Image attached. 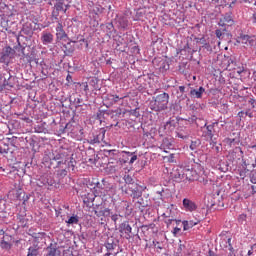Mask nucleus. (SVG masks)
Listing matches in <instances>:
<instances>
[{
	"mask_svg": "<svg viewBox=\"0 0 256 256\" xmlns=\"http://www.w3.org/2000/svg\"><path fill=\"white\" fill-rule=\"evenodd\" d=\"M66 41L67 43L63 44L64 54L66 57H71L75 53V46H72L71 43H77V41H73L71 38H67Z\"/></svg>",
	"mask_w": 256,
	"mask_h": 256,
	"instance_id": "16",
	"label": "nucleus"
},
{
	"mask_svg": "<svg viewBox=\"0 0 256 256\" xmlns=\"http://www.w3.org/2000/svg\"><path fill=\"white\" fill-rule=\"evenodd\" d=\"M98 219H100V225H107L108 221H109V217H98Z\"/></svg>",
	"mask_w": 256,
	"mask_h": 256,
	"instance_id": "52",
	"label": "nucleus"
},
{
	"mask_svg": "<svg viewBox=\"0 0 256 256\" xmlns=\"http://www.w3.org/2000/svg\"><path fill=\"white\" fill-rule=\"evenodd\" d=\"M223 19L224 23H233V17L231 16V14H226Z\"/></svg>",
	"mask_w": 256,
	"mask_h": 256,
	"instance_id": "48",
	"label": "nucleus"
},
{
	"mask_svg": "<svg viewBox=\"0 0 256 256\" xmlns=\"http://www.w3.org/2000/svg\"><path fill=\"white\" fill-rule=\"evenodd\" d=\"M176 137H178L179 139H188L189 135L183 133V132H177L176 133Z\"/></svg>",
	"mask_w": 256,
	"mask_h": 256,
	"instance_id": "51",
	"label": "nucleus"
},
{
	"mask_svg": "<svg viewBox=\"0 0 256 256\" xmlns=\"http://www.w3.org/2000/svg\"><path fill=\"white\" fill-rule=\"evenodd\" d=\"M5 87H13V83H11V73L9 72L0 73V91H3Z\"/></svg>",
	"mask_w": 256,
	"mask_h": 256,
	"instance_id": "9",
	"label": "nucleus"
},
{
	"mask_svg": "<svg viewBox=\"0 0 256 256\" xmlns=\"http://www.w3.org/2000/svg\"><path fill=\"white\" fill-rule=\"evenodd\" d=\"M123 208L126 209L124 217H129V215H131V210H129V204L127 202H123Z\"/></svg>",
	"mask_w": 256,
	"mask_h": 256,
	"instance_id": "46",
	"label": "nucleus"
},
{
	"mask_svg": "<svg viewBox=\"0 0 256 256\" xmlns=\"http://www.w3.org/2000/svg\"><path fill=\"white\" fill-rule=\"evenodd\" d=\"M44 256H63V254L61 253V250L57 248V246L50 244L46 248V253L44 254Z\"/></svg>",
	"mask_w": 256,
	"mask_h": 256,
	"instance_id": "22",
	"label": "nucleus"
},
{
	"mask_svg": "<svg viewBox=\"0 0 256 256\" xmlns=\"http://www.w3.org/2000/svg\"><path fill=\"white\" fill-rule=\"evenodd\" d=\"M248 166L249 164H247V161L245 159H242V168L244 169V171H246Z\"/></svg>",
	"mask_w": 256,
	"mask_h": 256,
	"instance_id": "62",
	"label": "nucleus"
},
{
	"mask_svg": "<svg viewBox=\"0 0 256 256\" xmlns=\"http://www.w3.org/2000/svg\"><path fill=\"white\" fill-rule=\"evenodd\" d=\"M73 155L69 149L63 147L52 150V153H50V167L55 169L58 179H65L71 170L75 172L77 160L73 158Z\"/></svg>",
	"mask_w": 256,
	"mask_h": 256,
	"instance_id": "1",
	"label": "nucleus"
},
{
	"mask_svg": "<svg viewBox=\"0 0 256 256\" xmlns=\"http://www.w3.org/2000/svg\"><path fill=\"white\" fill-rule=\"evenodd\" d=\"M215 35H216L217 39H221L223 37L224 33H223V31H221V29H217L215 31Z\"/></svg>",
	"mask_w": 256,
	"mask_h": 256,
	"instance_id": "55",
	"label": "nucleus"
},
{
	"mask_svg": "<svg viewBox=\"0 0 256 256\" xmlns=\"http://www.w3.org/2000/svg\"><path fill=\"white\" fill-rule=\"evenodd\" d=\"M26 59L28 63H33V61H35L36 64H39V59H35L33 55H26Z\"/></svg>",
	"mask_w": 256,
	"mask_h": 256,
	"instance_id": "47",
	"label": "nucleus"
},
{
	"mask_svg": "<svg viewBox=\"0 0 256 256\" xmlns=\"http://www.w3.org/2000/svg\"><path fill=\"white\" fill-rule=\"evenodd\" d=\"M169 62H167V60H162L161 62H160V69L162 70V71H169Z\"/></svg>",
	"mask_w": 256,
	"mask_h": 256,
	"instance_id": "41",
	"label": "nucleus"
},
{
	"mask_svg": "<svg viewBox=\"0 0 256 256\" xmlns=\"http://www.w3.org/2000/svg\"><path fill=\"white\" fill-rule=\"evenodd\" d=\"M189 147H190L191 151H197V149H199V147H201V140H199V139L192 140Z\"/></svg>",
	"mask_w": 256,
	"mask_h": 256,
	"instance_id": "34",
	"label": "nucleus"
},
{
	"mask_svg": "<svg viewBox=\"0 0 256 256\" xmlns=\"http://www.w3.org/2000/svg\"><path fill=\"white\" fill-rule=\"evenodd\" d=\"M250 182L253 183V185H256V174L250 176Z\"/></svg>",
	"mask_w": 256,
	"mask_h": 256,
	"instance_id": "61",
	"label": "nucleus"
},
{
	"mask_svg": "<svg viewBox=\"0 0 256 256\" xmlns=\"http://www.w3.org/2000/svg\"><path fill=\"white\" fill-rule=\"evenodd\" d=\"M21 195H23L22 196V203H23V205H25V203H27V201H29V194H26L25 192H23V193H20V195L18 196V199H21Z\"/></svg>",
	"mask_w": 256,
	"mask_h": 256,
	"instance_id": "45",
	"label": "nucleus"
},
{
	"mask_svg": "<svg viewBox=\"0 0 256 256\" xmlns=\"http://www.w3.org/2000/svg\"><path fill=\"white\" fill-rule=\"evenodd\" d=\"M66 223L68 225H77L79 223V216L77 215H74V216H71L67 221Z\"/></svg>",
	"mask_w": 256,
	"mask_h": 256,
	"instance_id": "37",
	"label": "nucleus"
},
{
	"mask_svg": "<svg viewBox=\"0 0 256 256\" xmlns=\"http://www.w3.org/2000/svg\"><path fill=\"white\" fill-rule=\"evenodd\" d=\"M182 225H183L184 231H189V229H191V226L189 225V221H187V220H183Z\"/></svg>",
	"mask_w": 256,
	"mask_h": 256,
	"instance_id": "49",
	"label": "nucleus"
},
{
	"mask_svg": "<svg viewBox=\"0 0 256 256\" xmlns=\"http://www.w3.org/2000/svg\"><path fill=\"white\" fill-rule=\"evenodd\" d=\"M185 249H186L185 244H179L178 249H177V253L181 254V253L185 252Z\"/></svg>",
	"mask_w": 256,
	"mask_h": 256,
	"instance_id": "54",
	"label": "nucleus"
},
{
	"mask_svg": "<svg viewBox=\"0 0 256 256\" xmlns=\"http://www.w3.org/2000/svg\"><path fill=\"white\" fill-rule=\"evenodd\" d=\"M228 251H229V253L227 254V256H237V255L235 254V249L233 248V246H230V247L228 248Z\"/></svg>",
	"mask_w": 256,
	"mask_h": 256,
	"instance_id": "56",
	"label": "nucleus"
},
{
	"mask_svg": "<svg viewBox=\"0 0 256 256\" xmlns=\"http://www.w3.org/2000/svg\"><path fill=\"white\" fill-rule=\"evenodd\" d=\"M250 47L254 48L255 55H256V36L254 37V40H251Z\"/></svg>",
	"mask_w": 256,
	"mask_h": 256,
	"instance_id": "59",
	"label": "nucleus"
},
{
	"mask_svg": "<svg viewBox=\"0 0 256 256\" xmlns=\"http://www.w3.org/2000/svg\"><path fill=\"white\" fill-rule=\"evenodd\" d=\"M123 97H119L115 94H106L103 98L104 105L106 107H113L116 103H119Z\"/></svg>",
	"mask_w": 256,
	"mask_h": 256,
	"instance_id": "10",
	"label": "nucleus"
},
{
	"mask_svg": "<svg viewBox=\"0 0 256 256\" xmlns=\"http://www.w3.org/2000/svg\"><path fill=\"white\" fill-rule=\"evenodd\" d=\"M52 21H56V23L59 22V10L55 9L52 11Z\"/></svg>",
	"mask_w": 256,
	"mask_h": 256,
	"instance_id": "43",
	"label": "nucleus"
},
{
	"mask_svg": "<svg viewBox=\"0 0 256 256\" xmlns=\"http://www.w3.org/2000/svg\"><path fill=\"white\" fill-rule=\"evenodd\" d=\"M104 155L105 157H108L111 160L115 159H119V150H107V149H104Z\"/></svg>",
	"mask_w": 256,
	"mask_h": 256,
	"instance_id": "25",
	"label": "nucleus"
},
{
	"mask_svg": "<svg viewBox=\"0 0 256 256\" xmlns=\"http://www.w3.org/2000/svg\"><path fill=\"white\" fill-rule=\"evenodd\" d=\"M177 125H179V122L175 119H169L165 124H164V131L165 133H173L175 129H177Z\"/></svg>",
	"mask_w": 256,
	"mask_h": 256,
	"instance_id": "20",
	"label": "nucleus"
},
{
	"mask_svg": "<svg viewBox=\"0 0 256 256\" xmlns=\"http://www.w3.org/2000/svg\"><path fill=\"white\" fill-rule=\"evenodd\" d=\"M202 47H203V49H206V51H209V52L213 51V48L211 47V44H209L207 42L202 44Z\"/></svg>",
	"mask_w": 256,
	"mask_h": 256,
	"instance_id": "53",
	"label": "nucleus"
},
{
	"mask_svg": "<svg viewBox=\"0 0 256 256\" xmlns=\"http://www.w3.org/2000/svg\"><path fill=\"white\" fill-rule=\"evenodd\" d=\"M21 33H23V35L31 36L33 35V28H31V25L29 24H24L22 26Z\"/></svg>",
	"mask_w": 256,
	"mask_h": 256,
	"instance_id": "32",
	"label": "nucleus"
},
{
	"mask_svg": "<svg viewBox=\"0 0 256 256\" xmlns=\"http://www.w3.org/2000/svg\"><path fill=\"white\" fill-rule=\"evenodd\" d=\"M125 110L121 108H117L116 110H109L107 115L111 117L114 121H116V126L119 125V119H123L125 117Z\"/></svg>",
	"mask_w": 256,
	"mask_h": 256,
	"instance_id": "13",
	"label": "nucleus"
},
{
	"mask_svg": "<svg viewBox=\"0 0 256 256\" xmlns=\"http://www.w3.org/2000/svg\"><path fill=\"white\" fill-rule=\"evenodd\" d=\"M66 81H67L68 84L73 83V76H71V74H68V75L66 76Z\"/></svg>",
	"mask_w": 256,
	"mask_h": 256,
	"instance_id": "60",
	"label": "nucleus"
},
{
	"mask_svg": "<svg viewBox=\"0 0 256 256\" xmlns=\"http://www.w3.org/2000/svg\"><path fill=\"white\" fill-rule=\"evenodd\" d=\"M167 105H169V94L164 92L152 97V100L149 102V109L159 113L161 111H165L168 107Z\"/></svg>",
	"mask_w": 256,
	"mask_h": 256,
	"instance_id": "2",
	"label": "nucleus"
},
{
	"mask_svg": "<svg viewBox=\"0 0 256 256\" xmlns=\"http://www.w3.org/2000/svg\"><path fill=\"white\" fill-rule=\"evenodd\" d=\"M172 175L176 183L185 182V166L178 167Z\"/></svg>",
	"mask_w": 256,
	"mask_h": 256,
	"instance_id": "15",
	"label": "nucleus"
},
{
	"mask_svg": "<svg viewBox=\"0 0 256 256\" xmlns=\"http://www.w3.org/2000/svg\"><path fill=\"white\" fill-rule=\"evenodd\" d=\"M184 175L185 181H197L199 179V174L193 168H189V166H184Z\"/></svg>",
	"mask_w": 256,
	"mask_h": 256,
	"instance_id": "14",
	"label": "nucleus"
},
{
	"mask_svg": "<svg viewBox=\"0 0 256 256\" xmlns=\"http://www.w3.org/2000/svg\"><path fill=\"white\" fill-rule=\"evenodd\" d=\"M207 40H205V37L202 38H196V43H201V45L205 44Z\"/></svg>",
	"mask_w": 256,
	"mask_h": 256,
	"instance_id": "58",
	"label": "nucleus"
},
{
	"mask_svg": "<svg viewBox=\"0 0 256 256\" xmlns=\"http://www.w3.org/2000/svg\"><path fill=\"white\" fill-rule=\"evenodd\" d=\"M136 204L138 205L139 209H141V208L145 209V207H147V205H148L142 196L140 198H138V201L136 202Z\"/></svg>",
	"mask_w": 256,
	"mask_h": 256,
	"instance_id": "40",
	"label": "nucleus"
},
{
	"mask_svg": "<svg viewBox=\"0 0 256 256\" xmlns=\"http://www.w3.org/2000/svg\"><path fill=\"white\" fill-rule=\"evenodd\" d=\"M224 142L227 143L229 145V147H233V145H235V143H237V139L225 138Z\"/></svg>",
	"mask_w": 256,
	"mask_h": 256,
	"instance_id": "44",
	"label": "nucleus"
},
{
	"mask_svg": "<svg viewBox=\"0 0 256 256\" xmlns=\"http://www.w3.org/2000/svg\"><path fill=\"white\" fill-rule=\"evenodd\" d=\"M118 231L121 233V235H124L125 239L129 240L131 237H133V228L129 224V221L122 222L118 227Z\"/></svg>",
	"mask_w": 256,
	"mask_h": 256,
	"instance_id": "7",
	"label": "nucleus"
},
{
	"mask_svg": "<svg viewBox=\"0 0 256 256\" xmlns=\"http://www.w3.org/2000/svg\"><path fill=\"white\" fill-rule=\"evenodd\" d=\"M122 193H124L125 195H128V197H131V199H133V201L137 200V199H141V197H143V191H145V189H147L146 186L140 185L138 184H134L132 186H129L128 188H120Z\"/></svg>",
	"mask_w": 256,
	"mask_h": 256,
	"instance_id": "3",
	"label": "nucleus"
},
{
	"mask_svg": "<svg viewBox=\"0 0 256 256\" xmlns=\"http://www.w3.org/2000/svg\"><path fill=\"white\" fill-rule=\"evenodd\" d=\"M208 256H219L216 253L213 252V250L208 251Z\"/></svg>",
	"mask_w": 256,
	"mask_h": 256,
	"instance_id": "64",
	"label": "nucleus"
},
{
	"mask_svg": "<svg viewBox=\"0 0 256 256\" xmlns=\"http://www.w3.org/2000/svg\"><path fill=\"white\" fill-rule=\"evenodd\" d=\"M256 36H249L247 34H241L239 36V40L241 41V43H243L244 45H251V41H254Z\"/></svg>",
	"mask_w": 256,
	"mask_h": 256,
	"instance_id": "28",
	"label": "nucleus"
},
{
	"mask_svg": "<svg viewBox=\"0 0 256 256\" xmlns=\"http://www.w3.org/2000/svg\"><path fill=\"white\" fill-rule=\"evenodd\" d=\"M54 9H56L59 12L63 11V13H67L69 5L65 4V0H60L54 5Z\"/></svg>",
	"mask_w": 256,
	"mask_h": 256,
	"instance_id": "27",
	"label": "nucleus"
},
{
	"mask_svg": "<svg viewBox=\"0 0 256 256\" xmlns=\"http://www.w3.org/2000/svg\"><path fill=\"white\" fill-rule=\"evenodd\" d=\"M162 147L164 149H173V139H171V138H164L162 140Z\"/></svg>",
	"mask_w": 256,
	"mask_h": 256,
	"instance_id": "31",
	"label": "nucleus"
},
{
	"mask_svg": "<svg viewBox=\"0 0 256 256\" xmlns=\"http://www.w3.org/2000/svg\"><path fill=\"white\" fill-rule=\"evenodd\" d=\"M204 129H206L205 137H208L211 143H213L214 145H217V141L213 139V137H215V128L213 126H210V124L209 125L205 124Z\"/></svg>",
	"mask_w": 256,
	"mask_h": 256,
	"instance_id": "21",
	"label": "nucleus"
},
{
	"mask_svg": "<svg viewBox=\"0 0 256 256\" xmlns=\"http://www.w3.org/2000/svg\"><path fill=\"white\" fill-rule=\"evenodd\" d=\"M95 194L93 192H88L82 196L83 203L89 207L90 203H93L95 201Z\"/></svg>",
	"mask_w": 256,
	"mask_h": 256,
	"instance_id": "26",
	"label": "nucleus"
},
{
	"mask_svg": "<svg viewBox=\"0 0 256 256\" xmlns=\"http://www.w3.org/2000/svg\"><path fill=\"white\" fill-rule=\"evenodd\" d=\"M105 133H107L105 128H101L96 134H93L89 139L90 145H99L105 139Z\"/></svg>",
	"mask_w": 256,
	"mask_h": 256,
	"instance_id": "11",
	"label": "nucleus"
},
{
	"mask_svg": "<svg viewBox=\"0 0 256 256\" xmlns=\"http://www.w3.org/2000/svg\"><path fill=\"white\" fill-rule=\"evenodd\" d=\"M125 184L121 186V189H127L128 187H132V185H137V182H135V178L129 174H125L123 176Z\"/></svg>",
	"mask_w": 256,
	"mask_h": 256,
	"instance_id": "24",
	"label": "nucleus"
},
{
	"mask_svg": "<svg viewBox=\"0 0 256 256\" xmlns=\"http://www.w3.org/2000/svg\"><path fill=\"white\" fill-rule=\"evenodd\" d=\"M137 159V152L122 151L118 163H120V165H125L127 163L133 165V163H135Z\"/></svg>",
	"mask_w": 256,
	"mask_h": 256,
	"instance_id": "4",
	"label": "nucleus"
},
{
	"mask_svg": "<svg viewBox=\"0 0 256 256\" xmlns=\"http://www.w3.org/2000/svg\"><path fill=\"white\" fill-rule=\"evenodd\" d=\"M17 220L19 221L21 227H27V219L25 218V215L18 214Z\"/></svg>",
	"mask_w": 256,
	"mask_h": 256,
	"instance_id": "36",
	"label": "nucleus"
},
{
	"mask_svg": "<svg viewBox=\"0 0 256 256\" xmlns=\"http://www.w3.org/2000/svg\"><path fill=\"white\" fill-rule=\"evenodd\" d=\"M172 234L174 237H177L178 235H181V228L180 227H174Z\"/></svg>",
	"mask_w": 256,
	"mask_h": 256,
	"instance_id": "50",
	"label": "nucleus"
},
{
	"mask_svg": "<svg viewBox=\"0 0 256 256\" xmlns=\"http://www.w3.org/2000/svg\"><path fill=\"white\" fill-rule=\"evenodd\" d=\"M238 223L245 225L247 223V214H240L238 216Z\"/></svg>",
	"mask_w": 256,
	"mask_h": 256,
	"instance_id": "42",
	"label": "nucleus"
},
{
	"mask_svg": "<svg viewBox=\"0 0 256 256\" xmlns=\"http://www.w3.org/2000/svg\"><path fill=\"white\" fill-rule=\"evenodd\" d=\"M205 93V88L200 86L199 88H190L189 95L191 99H203V94Z\"/></svg>",
	"mask_w": 256,
	"mask_h": 256,
	"instance_id": "18",
	"label": "nucleus"
},
{
	"mask_svg": "<svg viewBox=\"0 0 256 256\" xmlns=\"http://www.w3.org/2000/svg\"><path fill=\"white\" fill-rule=\"evenodd\" d=\"M0 247L3 251H11L13 244L5 240V236L0 241Z\"/></svg>",
	"mask_w": 256,
	"mask_h": 256,
	"instance_id": "29",
	"label": "nucleus"
},
{
	"mask_svg": "<svg viewBox=\"0 0 256 256\" xmlns=\"http://www.w3.org/2000/svg\"><path fill=\"white\" fill-rule=\"evenodd\" d=\"M92 211L96 217H110L111 209L104 207L101 204H96L93 206Z\"/></svg>",
	"mask_w": 256,
	"mask_h": 256,
	"instance_id": "8",
	"label": "nucleus"
},
{
	"mask_svg": "<svg viewBox=\"0 0 256 256\" xmlns=\"http://www.w3.org/2000/svg\"><path fill=\"white\" fill-rule=\"evenodd\" d=\"M39 255V247L37 245L30 246L28 248L27 256H37Z\"/></svg>",
	"mask_w": 256,
	"mask_h": 256,
	"instance_id": "33",
	"label": "nucleus"
},
{
	"mask_svg": "<svg viewBox=\"0 0 256 256\" xmlns=\"http://www.w3.org/2000/svg\"><path fill=\"white\" fill-rule=\"evenodd\" d=\"M251 189H252V195H255L256 194V184L252 185Z\"/></svg>",
	"mask_w": 256,
	"mask_h": 256,
	"instance_id": "63",
	"label": "nucleus"
},
{
	"mask_svg": "<svg viewBox=\"0 0 256 256\" xmlns=\"http://www.w3.org/2000/svg\"><path fill=\"white\" fill-rule=\"evenodd\" d=\"M109 217L111 218V221H113V223L117 225V221L123 218V215L111 212Z\"/></svg>",
	"mask_w": 256,
	"mask_h": 256,
	"instance_id": "38",
	"label": "nucleus"
},
{
	"mask_svg": "<svg viewBox=\"0 0 256 256\" xmlns=\"http://www.w3.org/2000/svg\"><path fill=\"white\" fill-rule=\"evenodd\" d=\"M67 39H69V35H67L63 28V22H58L56 26V40L67 42Z\"/></svg>",
	"mask_w": 256,
	"mask_h": 256,
	"instance_id": "12",
	"label": "nucleus"
},
{
	"mask_svg": "<svg viewBox=\"0 0 256 256\" xmlns=\"http://www.w3.org/2000/svg\"><path fill=\"white\" fill-rule=\"evenodd\" d=\"M42 185H48V187H53L55 185V180L51 176L46 175L42 177Z\"/></svg>",
	"mask_w": 256,
	"mask_h": 256,
	"instance_id": "30",
	"label": "nucleus"
},
{
	"mask_svg": "<svg viewBox=\"0 0 256 256\" xmlns=\"http://www.w3.org/2000/svg\"><path fill=\"white\" fill-rule=\"evenodd\" d=\"M183 207L186 211H196L197 209V204L195 202H193V200H189L188 198H184L183 201Z\"/></svg>",
	"mask_w": 256,
	"mask_h": 256,
	"instance_id": "23",
	"label": "nucleus"
},
{
	"mask_svg": "<svg viewBox=\"0 0 256 256\" xmlns=\"http://www.w3.org/2000/svg\"><path fill=\"white\" fill-rule=\"evenodd\" d=\"M13 57H15V49L11 48V46H6L0 53V63H9V60L13 59Z\"/></svg>",
	"mask_w": 256,
	"mask_h": 256,
	"instance_id": "5",
	"label": "nucleus"
},
{
	"mask_svg": "<svg viewBox=\"0 0 256 256\" xmlns=\"http://www.w3.org/2000/svg\"><path fill=\"white\" fill-rule=\"evenodd\" d=\"M114 23L120 31H126L127 27H129V19L124 14H117Z\"/></svg>",
	"mask_w": 256,
	"mask_h": 256,
	"instance_id": "6",
	"label": "nucleus"
},
{
	"mask_svg": "<svg viewBox=\"0 0 256 256\" xmlns=\"http://www.w3.org/2000/svg\"><path fill=\"white\" fill-rule=\"evenodd\" d=\"M0 153L1 155H7L9 153V144L0 143Z\"/></svg>",
	"mask_w": 256,
	"mask_h": 256,
	"instance_id": "35",
	"label": "nucleus"
},
{
	"mask_svg": "<svg viewBox=\"0 0 256 256\" xmlns=\"http://www.w3.org/2000/svg\"><path fill=\"white\" fill-rule=\"evenodd\" d=\"M71 103H73L76 107V109H79L80 107H83V105L81 103H83V99L81 98H74L73 99H70Z\"/></svg>",
	"mask_w": 256,
	"mask_h": 256,
	"instance_id": "39",
	"label": "nucleus"
},
{
	"mask_svg": "<svg viewBox=\"0 0 256 256\" xmlns=\"http://www.w3.org/2000/svg\"><path fill=\"white\" fill-rule=\"evenodd\" d=\"M95 187L97 188V189H105V187L101 184V182H99V181H95L94 182V189H95Z\"/></svg>",
	"mask_w": 256,
	"mask_h": 256,
	"instance_id": "57",
	"label": "nucleus"
},
{
	"mask_svg": "<svg viewBox=\"0 0 256 256\" xmlns=\"http://www.w3.org/2000/svg\"><path fill=\"white\" fill-rule=\"evenodd\" d=\"M119 245V240H115V238H108L104 243V247H106L107 253H111V251H115Z\"/></svg>",
	"mask_w": 256,
	"mask_h": 256,
	"instance_id": "19",
	"label": "nucleus"
},
{
	"mask_svg": "<svg viewBox=\"0 0 256 256\" xmlns=\"http://www.w3.org/2000/svg\"><path fill=\"white\" fill-rule=\"evenodd\" d=\"M40 41L43 45H51L55 41V36L51 32L43 31Z\"/></svg>",
	"mask_w": 256,
	"mask_h": 256,
	"instance_id": "17",
	"label": "nucleus"
}]
</instances>
